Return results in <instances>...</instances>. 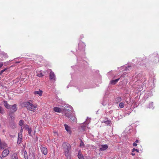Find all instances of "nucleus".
I'll return each mask as SVG.
<instances>
[{"mask_svg":"<svg viewBox=\"0 0 159 159\" xmlns=\"http://www.w3.org/2000/svg\"><path fill=\"white\" fill-rule=\"evenodd\" d=\"M108 148V146L107 144L102 145H101V147L100 148V151H104L107 149Z\"/></svg>","mask_w":159,"mask_h":159,"instance_id":"nucleus-6","label":"nucleus"},{"mask_svg":"<svg viewBox=\"0 0 159 159\" xmlns=\"http://www.w3.org/2000/svg\"><path fill=\"white\" fill-rule=\"evenodd\" d=\"M11 127L12 129H14L16 127V125L15 124H13L12 125H11Z\"/></svg>","mask_w":159,"mask_h":159,"instance_id":"nucleus-33","label":"nucleus"},{"mask_svg":"<svg viewBox=\"0 0 159 159\" xmlns=\"http://www.w3.org/2000/svg\"><path fill=\"white\" fill-rule=\"evenodd\" d=\"M9 153V151L8 149L4 150L2 152V156L4 157L7 156Z\"/></svg>","mask_w":159,"mask_h":159,"instance_id":"nucleus-5","label":"nucleus"},{"mask_svg":"<svg viewBox=\"0 0 159 159\" xmlns=\"http://www.w3.org/2000/svg\"><path fill=\"white\" fill-rule=\"evenodd\" d=\"M80 146L81 147H84L85 145H84V142L82 140H81Z\"/></svg>","mask_w":159,"mask_h":159,"instance_id":"nucleus-22","label":"nucleus"},{"mask_svg":"<svg viewBox=\"0 0 159 159\" xmlns=\"http://www.w3.org/2000/svg\"><path fill=\"white\" fill-rule=\"evenodd\" d=\"M119 107L121 108H123L124 107V104L123 102H120L119 104Z\"/></svg>","mask_w":159,"mask_h":159,"instance_id":"nucleus-24","label":"nucleus"},{"mask_svg":"<svg viewBox=\"0 0 159 159\" xmlns=\"http://www.w3.org/2000/svg\"><path fill=\"white\" fill-rule=\"evenodd\" d=\"M131 67L130 66H126L125 68V70H129V68H130Z\"/></svg>","mask_w":159,"mask_h":159,"instance_id":"nucleus-31","label":"nucleus"},{"mask_svg":"<svg viewBox=\"0 0 159 159\" xmlns=\"http://www.w3.org/2000/svg\"><path fill=\"white\" fill-rule=\"evenodd\" d=\"M69 119L74 122H75L76 121V118L73 115L70 116V117Z\"/></svg>","mask_w":159,"mask_h":159,"instance_id":"nucleus-12","label":"nucleus"},{"mask_svg":"<svg viewBox=\"0 0 159 159\" xmlns=\"http://www.w3.org/2000/svg\"><path fill=\"white\" fill-rule=\"evenodd\" d=\"M27 129H28V133L30 135L31 132V130L30 128H27Z\"/></svg>","mask_w":159,"mask_h":159,"instance_id":"nucleus-29","label":"nucleus"},{"mask_svg":"<svg viewBox=\"0 0 159 159\" xmlns=\"http://www.w3.org/2000/svg\"><path fill=\"white\" fill-rule=\"evenodd\" d=\"M120 79V78H118L115 80H112L110 81V84L112 85L115 84Z\"/></svg>","mask_w":159,"mask_h":159,"instance_id":"nucleus-11","label":"nucleus"},{"mask_svg":"<svg viewBox=\"0 0 159 159\" xmlns=\"http://www.w3.org/2000/svg\"><path fill=\"white\" fill-rule=\"evenodd\" d=\"M78 157L79 159H84V157L82 154H81L80 151H79V153L78 155Z\"/></svg>","mask_w":159,"mask_h":159,"instance_id":"nucleus-15","label":"nucleus"},{"mask_svg":"<svg viewBox=\"0 0 159 159\" xmlns=\"http://www.w3.org/2000/svg\"><path fill=\"white\" fill-rule=\"evenodd\" d=\"M25 107L30 111L34 112L36 111V109L37 107L36 104L34 103L32 101L30 100L27 102H25L23 103Z\"/></svg>","mask_w":159,"mask_h":159,"instance_id":"nucleus-1","label":"nucleus"},{"mask_svg":"<svg viewBox=\"0 0 159 159\" xmlns=\"http://www.w3.org/2000/svg\"><path fill=\"white\" fill-rule=\"evenodd\" d=\"M27 156V154L26 155H25V157H26V158H27V159H28L27 156Z\"/></svg>","mask_w":159,"mask_h":159,"instance_id":"nucleus-40","label":"nucleus"},{"mask_svg":"<svg viewBox=\"0 0 159 159\" xmlns=\"http://www.w3.org/2000/svg\"><path fill=\"white\" fill-rule=\"evenodd\" d=\"M11 159H18L17 154L16 153H14L11 157Z\"/></svg>","mask_w":159,"mask_h":159,"instance_id":"nucleus-18","label":"nucleus"},{"mask_svg":"<svg viewBox=\"0 0 159 159\" xmlns=\"http://www.w3.org/2000/svg\"><path fill=\"white\" fill-rule=\"evenodd\" d=\"M27 156V154L26 155H25V157H26V158H27V159H28L27 156Z\"/></svg>","mask_w":159,"mask_h":159,"instance_id":"nucleus-41","label":"nucleus"},{"mask_svg":"<svg viewBox=\"0 0 159 159\" xmlns=\"http://www.w3.org/2000/svg\"><path fill=\"white\" fill-rule=\"evenodd\" d=\"M10 111L9 112H14L17 110V105L16 104H14L13 105H11Z\"/></svg>","mask_w":159,"mask_h":159,"instance_id":"nucleus-3","label":"nucleus"},{"mask_svg":"<svg viewBox=\"0 0 159 159\" xmlns=\"http://www.w3.org/2000/svg\"><path fill=\"white\" fill-rule=\"evenodd\" d=\"M121 98L120 97H117V98H116V103H117L120 102L121 101Z\"/></svg>","mask_w":159,"mask_h":159,"instance_id":"nucleus-21","label":"nucleus"},{"mask_svg":"<svg viewBox=\"0 0 159 159\" xmlns=\"http://www.w3.org/2000/svg\"><path fill=\"white\" fill-rule=\"evenodd\" d=\"M62 147L64 150L65 156L68 159H70V153L71 147L70 145L68 143L65 142L63 143Z\"/></svg>","mask_w":159,"mask_h":159,"instance_id":"nucleus-2","label":"nucleus"},{"mask_svg":"<svg viewBox=\"0 0 159 159\" xmlns=\"http://www.w3.org/2000/svg\"><path fill=\"white\" fill-rule=\"evenodd\" d=\"M43 92L41 90L39 89L38 91H35L34 92V94H38L41 96Z\"/></svg>","mask_w":159,"mask_h":159,"instance_id":"nucleus-10","label":"nucleus"},{"mask_svg":"<svg viewBox=\"0 0 159 159\" xmlns=\"http://www.w3.org/2000/svg\"><path fill=\"white\" fill-rule=\"evenodd\" d=\"M7 69V68H6L5 69L1 70V74H2L3 72H4V71H5Z\"/></svg>","mask_w":159,"mask_h":159,"instance_id":"nucleus-32","label":"nucleus"},{"mask_svg":"<svg viewBox=\"0 0 159 159\" xmlns=\"http://www.w3.org/2000/svg\"><path fill=\"white\" fill-rule=\"evenodd\" d=\"M137 144L135 143H134L133 144V145L134 146H136L137 145Z\"/></svg>","mask_w":159,"mask_h":159,"instance_id":"nucleus-35","label":"nucleus"},{"mask_svg":"<svg viewBox=\"0 0 159 159\" xmlns=\"http://www.w3.org/2000/svg\"><path fill=\"white\" fill-rule=\"evenodd\" d=\"M0 159H2V157H0Z\"/></svg>","mask_w":159,"mask_h":159,"instance_id":"nucleus-42","label":"nucleus"},{"mask_svg":"<svg viewBox=\"0 0 159 159\" xmlns=\"http://www.w3.org/2000/svg\"><path fill=\"white\" fill-rule=\"evenodd\" d=\"M22 134L21 133H19L18 134V138L22 139Z\"/></svg>","mask_w":159,"mask_h":159,"instance_id":"nucleus-25","label":"nucleus"},{"mask_svg":"<svg viewBox=\"0 0 159 159\" xmlns=\"http://www.w3.org/2000/svg\"><path fill=\"white\" fill-rule=\"evenodd\" d=\"M5 112L4 110L2 107L0 106V113L2 114H3Z\"/></svg>","mask_w":159,"mask_h":159,"instance_id":"nucleus-20","label":"nucleus"},{"mask_svg":"<svg viewBox=\"0 0 159 159\" xmlns=\"http://www.w3.org/2000/svg\"><path fill=\"white\" fill-rule=\"evenodd\" d=\"M14 112H9V116L11 120H13L14 118V114H13Z\"/></svg>","mask_w":159,"mask_h":159,"instance_id":"nucleus-19","label":"nucleus"},{"mask_svg":"<svg viewBox=\"0 0 159 159\" xmlns=\"http://www.w3.org/2000/svg\"><path fill=\"white\" fill-rule=\"evenodd\" d=\"M71 111V110H70L69 109H67L66 108H65L64 109L63 108V112H64L65 113L66 112H67L68 111Z\"/></svg>","mask_w":159,"mask_h":159,"instance_id":"nucleus-23","label":"nucleus"},{"mask_svg":"<svg viewBox=\"0 0 159 159\" xmlns=\"http://www.w3.org/2000/svg\"><path fill=\"white\" fill-rule=\"evenodd\" d=\"M22 139H20V138H18V141L17 142V143L18 144H20L21 142Z\"/></svg>","mask_w":159,"mask_h":159,"instance_id":"nucleus-26","label":"nucleus"},{"mask_svg":"<svg viewBox=\"0 0 159 159\" xmlns=\"http://www.w3.org/2000/svg\"><path fill=\"white\" fill-rule=\"evenodd\" d=\"M102 122L105 123L106 124L108 125L110 124V121L107 119H105L102 121Z\"/></svg>","mask_w":159,"mask_h":159,"instance_id":"nucleus-16","label":"nucleus"},{"mask_svg":"<svg viewBox=\"0 0 159 159\" xmlns=\"http://www.w3.org/2000/svg\"><path fill=\"white\" fill-rule=\"evenodd\" d=\"M50 71V72L49 74V79L50 80H55L56 78L55 76V75L53 72L51 70H49Z\"/></svg>","mask_w":159,"mask_h":159,"instance_id":"nucleus-4","label":"nucleus"},{"mask_svg":"<svg viewBox=\"0 0 159 159\" xmlns=\"http://www.w3.org/2000/svg\"><path fill=\"white\" fill-rule=\"evenodd\" d=\"M158 59H159L158 61H159V57H158Z\"/></svg>","mask_w":159,"mask_h":159,"instance_id":"nucleus-43","label":"nucleus"},{"mask_svg":"<svg viewBox=\"0 0 159 159\" xmlns=\"http://www.w3.org/2000/svg\"><path fill=\"white\" fill-rule=\"evenodd\" d=\"M23 132V129L21 128L20 130V133H21L22 134V132Z\"/></svg>","mask_w":159,"mask_h":159,"instance_id":"nucleus-37","label":"nucleus"},{"mask_svg":"<svg viewBox=\"0 0 159 159\" xmlns=\"http://www.w3.org/2000/svg\"><path fill=\"white\" fill-rule=\"evenodd\" d=\"M135 151H136L137 152H139V150L137 149H135L134 148L132 150V152H134Z\"/></svg>","mask_w":159,"mask_h":159,"instance_id":"nucleus-30","label":"nucleus"},{"mask_svg":"<svg viewBox=\"0 0 159 159\" xmlns=\"http://www.w3.org/2000/svg\"><path fill=\"white\" fill-rule=\"evenodd\" d=\"M7 147V144L5 143H1L0 144V148L1 149H4Z\"/></svg>","mask_w":159,"mask_h":159,"instance_id":"nucleus-13","label":"nucleus"},{"mask_svg":"<svg viewBox=\"0 0 159 159\" xmlns=\"http://www.w3.org/2000/svg\"><path fill=\"white\" fill-rule=\"evenodd\" d=\"M42 152L44 155H46L48 153V150L46 148L42 147L41 148Z\"/></svg>","mask_w":159,"mask_h":159,"instance_id":"nucleus-8","label":"nucleus"},{"mask_svg":"<svg viewBox=\"0 0 159 159\" xmlns=\"http://www.w3.org/2000/svg\"><path fill=\"white\" fill-rule=\"evenodd\" d=\"M64 126L65 127V129L68 132L70 133L71 131L70 127L66 125V124H64Z\"/></svg>","mask_w":159,"mask_h":159,"instance_id":"nucleus-14","label":"nucleus"},{"mask_svg":"<svg viewBox=\"0 0 159 159\" xmlns=\"http://www.w3.org/2000/svg\"><path fill=\"white\" fill-rule=\"evenodd\" d=\"M23 124V120H20L19 122V125L20 126H22Z\"/></svg>","mask_w":159,"mask_h":159,"instance_id":"nucleus-28","label":"nucleus"},{"mask_svg":"<svg viewBox=\"0 0 159 159\" xmlns=\"http://www.w3.org/2000/svg\"><path fill=\"white\" fill-rule=\"evenodd\" d=\"M25 153H24V157L25 158V159H27V158L25 157Z\"/></svg>","mask_w":159,"mask_h":159,"instance_id":"nucleus-39","label":"nucleus"},{"mask_svg":"<svg viewBox=\"0 0 159 159\" xmlns=\"http://www.w3.org/2000/svg\"><path fill=\"white\" fill-rule=\"evenodd\" d=\"M68 111L67 112H66L65 113V116L68 117L69 118L70 117V116H71V111Z\"/></svg>","mask_w":159,"mask_h":159,"instance_id":"nucleus-17","label":"nucleus"},{"mask_svg":"<svg viewBox=\"0 0 159 159\" xmlns=\"http://www.w3.org/2000/svg\"><path fill=\"white\" fill-rule=\"evenodd\" d=\"M3 64L2 62H1L0 63V68L3 66Z\"/></svg>","mask_w":159,"mask_h":159,"instance_id":"nucleus-34","label":"nucleus"},{"mask_svg":"<svg viewBox=\"0 0 159 159\" xmlns=\"http://www.w3.org/2000/svg\"><path fill=\"white\" fill-rule=\"evenodd\" d=\"M3 104L5 107L7 109H9L10 108L11 105L9 104L7 102V101H3Z\"/></svg>","mask_w":159,"mask_h":159,"instance_id":"nucleus-9","label":"nucleus"},{"mask_svg":"<svg viewBox=\"0 0 159 159\" xmlns=\"http://www.w3.org/2000/svg\"><path fill=\"white\" fill-rule=\"evenodd\" d=\"M139 142V140L137 139L136 141H135V142L136 143H138Z\"/></svg>","mask_w":159,"mask_h":159,"instance_id":"nucleus-38","label":"nucleus"},{"mask_svg":"<svg viewBox=\"0 0 159 159\" xmlns=\"http://www.w3.org/2000/svg\"><path fill=\"white\" fill-rule=\"evenodd\" d=\"M37 76L39 77H42L43 76V75L42 74V73H37V74L36 75Z\"/></svg>","mask_w":159,"mask_h":159,"instance_id":"nucleus-27","label":"nucleus"},{"mask_svg":"<svg viewBox=\"0 0 159 159\" xmlns=\"http://www.w3.org/2000/svg\"><path fill=\"white\" fill-rule=\"evenodd\" d=\"M54 111L57 112H63V108H60L58 107H55L53 108Z\"/></svg>","mask_w":159,"mask_h":159,"instance_id":"nucleus-7","label":"nucleus"},{"mask_svg":"<svg viewBox=\"0 0 159 159\" xmlns=\"http://www.w3.org/2000/svg\"><path fill=\"white\" fill-rule=\"evenodd\" d=\"M131 155H132V156H134V155H135V153H133V152H132L131 153Z\"/></svg>","mask_w":159,"mask_h":159,"instance_id":"nucleus-36","label":"nucleus"}]
</instances>
